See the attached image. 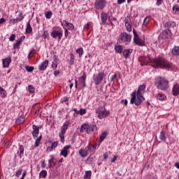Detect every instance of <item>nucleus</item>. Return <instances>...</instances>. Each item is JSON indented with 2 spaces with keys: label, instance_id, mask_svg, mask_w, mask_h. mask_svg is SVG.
I'll return each instance as SVG.
<instances>
[{
  "label": "nucleus",
  "instance_id": "obj_1",
  "mask_svg": "<svg viewBox=\"0 0 179 179\" xmlns=\"http://www.w3.org/2000/svg\"><path fill=\"white\" fill-rule=\"evenodd\" d=\"M153 68L157 69L161 68L162 69H169V71H173L176 72L177 67L176 65L173 64L171 62H169L166 58L163 57H158L155 59L151 60Z\"/></svg>",
  "mask_w": 179,
  "mask_h": 179
},
{
  "label": "nucleus",
  "instance_id": "obj_2",
  "mask_svg": "<svg viewBox=\"0 0 179 179\" xmlns=\"http://www.w3.org/2000/svg\"><path fill=\"white\" fill-rule=\"evenodd\" d=\"M155 84L159 90L166 91L169 89V80L164 77L157 76L155 78Z\"/></svg>",
  "mask_w": 179,
  "mask_h": 179
},
{
  "label": "nucleus",
  "instance_id": "obj_3",
  "mask_svg": "<svg viewBox=\"0 0 179 179\" xmlns=\"http://www.w3.org/2000/svg\"><path fill=\"white\" fill-rule=\"evenodd\" d=\"M131 104H135V106H141L143 101H145V97L142 94H136V90H134L131 94Z\"/></svg>",
  "mask_w": 179,
  "mask_h": 179
},
{
  "label": "nucleus",
  "instance_id": "obj_4",
  "mask_svg": "<svg viewBox=\"0 0 179 179\" xmlns=\"http://www.w3.org/2000/svg\"><path fill=\"white\" fill-rule=\"evenodd\" d=\"M94 131H97L96 124H83L80 129V132H86L87 134H92Z\"/></svg>",
  "mask_w": 179,
  "mask_h": 179
},
{
  "label": "nucleus",
  "instance_id": "obj_5",
  "mask_svg": "<svg viewBox=\"0 0 179 179\" xmlns=\"http://www.w3.org/2000/svg\"><path fill=\"white\" fill-rule=\"evenodd\" d=\"M51 37L55 38V40H58V41H61V39L64 36V31H62V29H56L55 27H54L50 33Z\"/></svg>",
  "mask_w": 179,
  "mask_h": 179
},
{
  "label": "nucleus",
  "instance_id": "obj_6",
  "mask_svg": "<svg viewBox=\"0 0 179 179\" xmlns=\"http://www.w3.org/2000/svg\"><path fill=\"white\" fill-rule=\"evenodd\" d=\"M104 78H106V73L104 71H100L99 73L94 74L93 76V80L94 83L96 86H99L101 82H103Z\"/></svg>",
  "mask_w": 179,
  "mask_h": 179
},
{
  "label": "nucleus",
  "instance_id": "obj_7",
  "mask_svg": "<svg viewBox=\"0 0 179 179\" xmlns=\"http://www.w3.org/2000/svg\"><path fill=\"white\" fill-rule=\"evenodd\" d=\"M96 114H98V118L99 120H103V118H106L110 114V112L106 109L104 106H99L96 110Z\"/></svg>",
  "mask_w": 179,
  "mask_h": 179
},
{
  "label": "nucleus",
  "instance_id": "obj_8",
  "mask_svg": "<svg viewBox=\"0 0 179 179\" xmlns=\"http://www.w3.org/2000/svg\"><path fill=\"white\" fill-rule=\"evenodd\" d=\"M94 6L97 10H103L107 6V0H95Z\"/></svg>",
  "mask_w": 179,
  "mask_h": 179
},
{
  "label": "nucleus",
  "instance_id": "obj_9",
  "mask_svg": "<svg viewBox=\"0 0 179 179\" xmlns=\"http://www.w3.org/2000/svg\"><path fill=\"white\" fill-rule=\"evenodd\" d=\"M62 26L64 27V29H66L65 33L68 31V30H73L75 29V26L71 22H68L66 20H64L63 21H61Z\"/></svg>",
  "mask_w": 179,
  "mask_h": 179
},
{
  "label": "nucleus",
  "instance_id": "obj_10",
  "mask_svg": "<svg viewBox=\"0 0 179 179\" xmlns=\"http://www.w3.org/2000/svg\"><path fill=\"white\" fill-rule=\"evenodd\" d=\"M120 38L122 43H131L132 36L126 32L121 33L120 35Z\"/></svg>",
  "mask_w": 179,
  "mask_h": 179
},
{
  "label": "nucleus",
  "instance_id": "obj_11",
  "mask_svg": "<svg viewBox=\"0 0 179 179\" xmlns=\"http://www.w3.org/2000/svg\"><path fill=\"white\" fill-rule=\"evenodd\" d=\"M133 34H134V43L136 44V45H145V43L142 42V41L139 38L138 36V34H136V31L135 29L133 30Z\"/></svg>",
  "mask_w": 179,
  "mask_h": 179
},
{
  "label": "nucleus",
  "instance_id": "obj_12",
  "mask_svg": "<svg viewBox=\"0 0 179 179\" xmlns=\"http://www.w3.org/2000/svg\"><path fill=\"white\" fill-rule=\"evenodd\" d=\"M12 62V57H8L2 59L3 68H9Z\"/></svg>",
  "mask_w": 179,
  "mask_h": 179
},
{
  "label": "nucleus",
  "instance_id": "obj_13",
  "mask_svg": "<svg viewBox=\"0 0 179 179\" xmlns=\"http://www.w3.org/2000/svg\"><path fill=\"white\" fill-rule=\"evenodd\" d=\"M69 149H71V145L64 146L61 150L60 155L64 156V157H66V156H68V153H69Z\"/></svg>",
  "mask_w": 179,
  "mask_h": 179
},
{
  "label": "nucleus",
  "instance_id": "obj_14",
  "mask_svg": "<svg viewBox=\"0 0 179 179\" xmlns=\"http://www.w3.org/2000/svg\"><path fill=\"white\" fill-rule=\"evenodd\" d=\"M32 136L34 139L36 138H38V134L40 133V127H37L36 125L34 124L32 126Z\"/></svg>",
  "mask_w": 179,
  "mask_h": 179
},
{
  "label": "nucleus",
  "instance_id": "obj_15",
  "mask_svg": "<svg viewBox=\"0 0 179 179\" xmlns=\"http://www.w3.org/2000/svg\"><path fill=\"white\" fill-rule=\"evenodd\" d=\"M48 64H50V62L48 59L44 60L39 66H38V70L40 71H45L47 68H48Z\"/></svg>",
  "mask_w": 179,
  "mask_h": 179
},
{
  "label": "nucleus",
  "instance_id": "obj_16",
  "mask_svg": "<svg viewBox=\"0 0 179 179\" xmlns=\"http://www.w3.org/2000/svg\"><path fill=\"white\" fill-rule=\"evenodd\" d=\"M139 62H141V66H145L149 64V58L141 56L138 58Z\"/></svg>",
  "mask_w": 179,
  "mask_h": 179
},
{
  "label": "nucleus",
  "instance_id": "obj_17",
  "mask_svg": "<svg viewBox=\"0 0 179 179\" xmlns=\"http://www.w3.org/2000/svg\"><path fill=\"white\" fill-rule=\"evenodd\" d=\"M173 96H177L179 94V83H176L173 85L172 88Z\"/></svg>",
  "mask_w": 179,
  "mask_h": 179
},
{
  "label": "nucleus",
  "instance_id": "obj_18",
  "mask_svg": "<svg viewBox=\"0 0 179 179\" xmlns=\"http://www.w3.org/2000/svg\"><path fill=\"white\" fill-rule=\"evenodd\" d=\"M62 160L63 159H57V158H54L52 157L50 160H49V163H50V166L49 167H51L52 164H53L54 166L57 165V164H59V163H62Z\"/></svg>",
  "mask_w": 179,
  "mask_h": 179
},
{
  "label": "nucleus",
  "instance_id": "obj_19",
  "mask_svg": "<svg viewBox=\"0 0 179 179\" xmlns=\"http://www.w3.org/2000/svg\"><path fill=\"white\" fill-rule=\"evenodd\" d=\"M96 146H97L96 145L89 144L87 145V147L85 148L88 155H90V153H93V152H94V150H96Z\"/></svg>",
  "mask_w": 179,
  "mask_h": 179
},
{
  "label": "nucleus",
  "instance_id": "obj_20",
  "mask_svg": "<svg viewBox=\"0 0 179 179\" xmlns=\"http://www.w3.org/2000/svg\"><path fill=\"white\" fill-rule=\"evenodd\" d=\"M86 78H87V75L85 72H84L83 76L80 78V83L82 85L83 89H85V87H86Z\"/></svg>",
  "mask_w": 179,
  "mask_h": 179
},
{
  "label": "nucleus",
  "instance_id": "obj_21",
  "mask_svg": "<svg viewBox=\"0 0 179 179\" xmlns=\"http://www.w3.org/2000/svg\"><path fill=\"white\" fill-rule=\"evenodd\" d=\"M146 89L145 85H141L138 86V90L136 91V94H141V96H143V92Z\"/></svg>",
  "mask_w": 179,
  "mask_h": 179
},
{
  "label": "nucleus",
  "instance_id": "obj_22",
  "mask_svg": "<svg viewBox=\"0 0 179 179\" xmlns=\"http://www.w3.org/2000/svg\"><path fill=\"white\" fill-rule=\"evenodd\" d=\"M124 26L127 31H132V26L131 25V23H129V20L127 18L124 19Z\"/></svg>",
  "mask_w": 179,
  "mask_h": 179
},
{
  "label": "nucleus",
  "instance_id": "obj_23",
  "mask_svg": "<svg viewBox=\"0 0 179 179\" xmlns=\"http://www.w3.org/2000/svg\"><path fill=\"white\" fill-rule=\"evenodd\" d=\"M132 49H124L122 51V55L125 58H129V56L131 55V54H132Z\"/></svg>",
  "mask_w": 179,
  "mask_h": 179
},
{
  "label": "nucleus",
  "instance_id": "obj_24",
  "mask_svg": "<svg viewBox=\"0 0 179 179\" xmlns=\"http://www.w3.org/2000/svg\"><path fill=\"white\" fill-rule=\"evenodd\" d=\"M71 125V122L69 121H66L63 126L61 128V131L64 132L66 134V131L68 130V128Z\"/></svg>",
  "mask_w": 179,
  "mask_h": 179
},
{
  "label": "nucleus",
  "instance_id": "obj_25",
  "mask_svg": "<svg viewBox=\"0 0 179 179\" xmlns=\"http://www.w3.org/2000/svg\"><path fill=\"white\" fill-rule=\"evenodd\" d=\"M108 17V14L107 13L102 12L101 13V20L103 24L107 22V18Z\"/></svg>",
  "mask_w": 179,
  "mask_h": 179
},
{
  "label": "nucleus",
  "instance_id": "obj_26",
  "mask_svg": "<svg viewBox=\"0 0 179 179\" xmlns=\"http://www.w3.org/2000/svg\"><path fill=\"white\" fill-rule=\"evenodd\" d=\"M172 55L175 57H178L179 55V46L175 45L172 49Z\"/></svg>",
  "mask_w": 179,
  "mask_h": 179
},
{
  "label": "nucleus",
  "instance_id": "obj_27",
  "mask_svg": "<svg viewBox=\"0 0 179 179\" xmlns=\"http://www.w3.org/2000/svg\"><path fill=\"white\" fill-rule=\"evenodd\" d=\"M25 32L27 34H31V33H33V28L31 27L30 22H27Z\"/></svg>",
  "mask_w": 179,
  "mask_h": 179
},
{
  "label": "nucleus",
  "instance_id": "obj_28",
  "mask_svg": "<svg viewBox=\"0 0 179 179\" xmlns=\"http://www.w3.org/2000/svg\"><path fill=\"white\" fill-rule=\"evenodd\" d=\"M79 155H80V156H81V157H87V155H89V154H88L86 148L85 149L81 148L79 150Z\"/></svg>",
  "mask_w": 179,
  "mask_h": 179
},
{
  "label": "nucleus",
  "instance_id": "obj_29",
  "mask_svg": "<svg viewBox=\"0 0 179 179\" xmlns=\"http://www.w3.org/2000/svg\"><path fill=\"white\" fill-rule=\"evenodd\" d=\"M122 50H123V48L121 45H115V51L117 54H122Z\"/></svg>",
  "mask_w": 179,
  "mask_h": 179
},
{
  "label": "nucleus",
  "instance_id": "obj_30",
  "mask_svg": "<svg viewBox=\"0 0 179 179\" xmlns=\"http://www.w3.org/2000/svg\"><path fill=\"white\" fill-rule=\"evenodd\" d=\"M159 139L162 141V142H166L167 138L166 137V134L164 131H160Z\"/></svg>",
  "mask_w": 179,
  "mask_h": 179
},
{
  "label": "nucleus",
  "instance_id": "obj_31",
  "mask_svg": "<svg viewBox=\"0 0 179 179\" xmlns=\"http://www.w3.org/2000/svg\"><path fill=\"white\" fill-rule=\"evenodd\" d=\"M0 95L3 99H5L8 96V93L6 92V90H5L2 87L0 86Z\"/></svg>",
  "mask_w": 179,
  "mask_h": 179
},
{
  "label": "nucleus",
  "instance_id": "obj_32",
  "mask_svg": "<svg viewBox=\"0 0 179 179\" xmlns=\"http://www.w3.org/2000/svg\"><path fill=\"white\" fill-rule=\"evenodd\" d=\"M65 134L66 133L64 131H60L59 133V138H60L62 143H64V142H65Z\"/></svg>",
  "mask_w": 179,
  "mask_h": 179
},
{
  "label": "nucleus",
  "instance_id": "obj_33",
  "mask_svg": "<svg viewBox=\"0 0 179 179\" xmlns=\"http://www.w3.org/2000/svg\"><path fill=\"white\" fill-rule=\"evenodd\" d=\"M107 135H108V133L107 131H103L101 135L99 138V141L103 142L106 138H107Z\"/></svg>",
  "mask_w": 179,
  "mask_h": 179
},
{
  "label": "nucleus",
  "instance_id": "obj_34",
  "mask_svg": "<svg viewBox=\"0 0 179 179\" xmlns=\"http://www.w3.org/2000/svg\"><path fill=\"white\" fill-rule=\"evenodd\" d=\"M36 138V139L35 141L34 146L35 148H38V146H40V142L41 141V136Z\"/></svg>",
  "mask_w": 179,
  "mask_h": 179
},
{
  "label": "nucleus",
  "instance_id": "obj_35",
  "mask_svg": "<svg viewBox=\"0 0 179 179\" xmlns=\"http://www.w3.org/2000/svg\"><path fill=\"white\" fill-rule=\"evenodd\" d=\"M75 64V55L73 53L70 54L69 65H73Z\"/></svg>",
  "mask_w": 179,
  "mask_h": 179
},
{
  "label": "nucleus",
  "instance_id": "obj_36",
  "mask_svg": "<svg viewBox=\"0 0 179 179\" xmlns=\"http://www.w3.org/2000/svg\"><path fill=\"white\" fill-rule=\"evenodd\" d=\"M92 177V171H85V174L84 176V179H90Z\"/></svg>",
  "mask_w": 179,
  "mask_h": 179
},
{
  "label": "nucleus",
  "instance_id": "obj_37",
  "mask_svg": "<svg viewBox=\"0 0 179 179\" xmlns=\"http://www.w3.org/2000/svg\"><path fill=\"white\" fill-rule=\"evenodd\" d=\"M25 121L24 119V116H20L19 117H17V119L16 120V122L17 124H23V122Z\"/></svg>",
  "mask_w": 179,
  "mask_h": 179
},
{
  "label": "nucleus",
  "instance_id": "obj_38",
  "mask_svg": "<svg viewBox=\"0 0 179 179\" xmlns=\"http://www.w3.org/2000/svg\"><path fill=\"white\" fill-rule=\"evenodd\" d=\"M28 92L29 94H33V93L36 92V89H34V87L33 85H30L28 86Z\"/></svg>",
  "mask_w": 179,
  "mask_h": 179
},
{
  "label": "nucleus",
  "instance_id": "obj_39",
  "mask_svg": "<svg viewBox=\"0 0 179 179\" xmlns=\"http://www.w3.org/2000/svg\"><path fill=\"white\" fill-rule=\"evenodd\" d=\"M39 177L40 178H45L47 177V171L43 170L42 171H41L39 173Z\"/></svg>",
  "mask_w": 179,
  "mask_h": 179
},
{
  "label": "nucleus",
  "instance_id": "obj_40",
  "mask_svg": "<svg viewBox=\"0 0 179 179\" xmlns=\"http://www.w3.org/2000/svg\"><path fill=\"white\" fill-rule=\"evenodd\" d=\"M24 19V15H23V13L22 11L19 12L18 17H17V20H18L19 22H22Z\"/></svg>",
  "mask_w": 179,
  "mask_h": 179
},
{
  "label": "nucleus",
  "instance_id": "obj_41",
  "mask_svg": "<svg viewBox=\"0 0 179 179\" xmlns=\"http://www.w3.org/2000/svg\"><path fill=\"white\" fill-rule=\"evenodd\" d=\"M45 17L47 19H51V17H52V11L45 12Z\"/></svg>",
  "mask_w": 179,
  "mask_h": 179
},
{
  "label": "nucleus",
  "instance_id": "obj_42",
  "mask_svg": "<svg viewBox=\"0 0 179 179\" xmlns=\"http://www.w3.org/2000/svg\"><path fill=\"white\" fill-rule=\"evenodd\" d=\"M83 48H80L76 50V52L78 54L80 58L83 55Z\"/></svg>",
  "mask_w": 179,
  "mask_h": 179
},
{
  "label": "nucleus",
  "instance_id": "obj_43",
  "mask_svg": "<svg viewBox=\"0 0 179 179\" xmlns=\"http://www.w3.org/2000/svg\"><path fill=\"white\" fill-rule=\"evenodd\" d=\"M51 66H52V69H53V71H56L57 68H58V62L53 61L52 62Z\"/></svg>",
  "mask_w": 179,
  "mask_h": 179
},
{
  "label": "nucleus",
  "instance_id": "obj_44",
  "mask_svg": "<svg viewBox=\"0 0 179 179\" xmlns=\"http://www.w3.org/2000/svg\"><path fill=\"white\" fill-rule=\"evenodd\" d=\"M173 13H177L178 12H179V6L178 4H175L173 6Z\"/></svg>",
  "mask_w": 179,
  "mask_h": 179
},
{
  "label": "nucleus",
  "instance_id": "obj_45",
  "mask_svg": "<svg viewBox=\"0 0 179 179\" xmlns=\"http://www.w3.org/2000/svg\"><path fill=\"white\" fill-rule=\"evenodd\" d=\"M25 69L27 72H33L34 67L31 66H25Z\"/></svg>",
  "mask_w": 179,
  "mask_h": 179
},
{
  "label": "nucleus",
  "instance_id": "obj_46",
  "mask_svg": "<svg viewBox=\"0 0 179 179\" xmlns=\"http://www.w3.org/2000/svg\"><path fill=\"white\" fill-rule=\"evenodd\" d=\"M150 20V17H145L143 23V26H147L148 23H149Z\"/></svg>",
  "mask_w": 179,
  "mask_h": 179
},
{
  "label": "nucleus",
  "instance_id": "obj_47",
  "mask_svg": "<svg viewBox=\"0 0 179 179\" xmlns=\"http://www.w3.org/2000/svg\"><path fill=\"white\" fill-rule=\"evenodd\" d=\"M20 45H22V43L19 41H17L16 43L13 44V48L16 50V48H19Z\"/></svg>",
  "mask_w": 179,
  "mask_h": 179
},
{
  "label": "nucleus",
  "instance_id": "obj_48",
  "mask_svg": "<svg viewBox=\"0 0 179 179\" xmlns=\"http://www.w3.org/2000/svg\"><path fill=\"white\" fill-rule=\"evenodd\" d=\"M85 114H86V109L85 108H80L78 110V115H85Z\"/></svg>",
  "mask_w": 179,
  "mask_h": 179
},
{
  "label": "nucleus",
  "instance_id": "obj_49",
  "mask_svg": "<svg viewBox=\"0 0 179 179\" xmlns=\"http://www.w3.org/2000/svg\"><path fill=\"white\" fill-rule=\"evenodd\" d=\"M20 157H22V156H23V153L24 152V147H23V145H20Z\"/></svg>",
  "mask_w": 179,
  "mask_h": 179
},
{
  "label": "nucleus",
  "instance_id": "obj_50",
  "mask_svg": "<svg viewBox=\"0 0 179 179\" xmlns=\"http://www.w3.org/2000/svg\"><path fill=\"white\" fill-rule=\"evenodd\" d=\"M10 23H12L13 24H16V23H20L17 18L15 19H10Z\"/></svg>",
  "mask_w": 179,
  "mask_h": 179
},
{
  "label": "nucleus",
  "instance_id": "obj_51",
  "mask_svg": "<svg viewBox=\"0 0 179 179\" xmlns=\"http://www.w3.org/2000/svg\"><path fill=\"white\" fill-rule=\"evenodd\" d=\"M22 169H18L15 173V177H17V178L20 177V175L22 174Z\"/></svg>",
  "mask_w": 179,
  "mask_h": 179
},
{
  "label": "nucleus",
  "instance_id": "obj_52",
  "mask_svg": "<svg viewBox=\"0 0 179 179\" xmlns=\"http://www.w3.org/2000/svg\"><path fill=\"white\" fill-rule=\"evenodd\" d=\"M15 38H16V34H13L10 35L9 40L10 41H15Z\"/></svg>",
  "mask_w": 179,
  "mask_h": 179
},
{
  "label": "nucleus",
  "instance_id": "obj_53",
  "mask_svg": "<svg viewBox=\"0 0 179 179\" xmlns=\"http://www.w3.org/2000/svg\"><path fill=\"white\" fill-rule=\"evenodd\" d=\"M157 98L158 100H164V96L163 94H157Z\"/></svg>",
  "mask_w": 179,
  "mask_h": 179
},
{
  "label": "nucleus",
  "instance_id": "obj_54",
  "mask_svg": "<svg viewBox=\"0 0 179 179\" xmlns=\"http://www.w3.org/2000/svg\"><path fill=\"white\" fill-rule=\"evenodd\" d=\"M92 162H93V157L87 158V160H86L87 164H92Z\"/></svg>",
  "mask_w": 179,
  "mask_h": 179
},
{
  "label": "nucleus",
  "instance_id": "obj_55",
  "mask_svg": "<svg viewBox=\"0 0 179 179\" xmlns=\"http://www.w3.org/2000/svg\"><path fill=\"white\" fill-rule=\"evenodd\" d=\"M51 146L52 147L53 149H55V148L58 146V142L54 141L53 143H52Z\"/></svg>",
  "mask_w": 179,
  "mask_h": 179
},
{
  "label": "nucleus",
  "instance_id": "obj_56",
  "mask_svg": "<svg viewBox=\"0 0 179 179\" xmlns=\"http://www.w3.org/2000/svg\"><path fill=\"white\" fill-rule=\"evenodd\" d=\"M42 36H43V38L45 40L47 38V37H48V32L47 31H45Z\"/></svg>",
  "mask_w": 179,
  "mask_h": 179
},
{
  "label": "nucleus",
  "instance_id": "obj_57",
  "mask_svg": "<svg viewBox=\"0 0 179 179\" xmlns=\"http://www.w3.org/2000/svg\"><path fill=\"white\" fill-rule=\"evenodd\" d=\"M46 166H47V164H45V160L42 161L41 162V167H42V169H45Z\"/></svg>",
  "mask_w": 179,
  "mask_h": 179
},
{
  "label": "nucleus",
  "instance_id": "obj_58",
  "mask_svg": "<svg viewBox=\"0 0 179 179\" xmlns=\"http://www.w3.org/2000/svg\"><path fill=\"white\" fill-rule=\"evenodd\" d=\"M53 58H54L53 61H55L56 62H58V61H59V59L58 58V55H54Z\"/></svg>",
  "mask_w": 179,
  "mask_h": 179
},
{
  "label": "nucleus",
  "instance_id": "obj_59",
  "mask_svg": "<svg viewBox=\"0 0 179 179\" xmlns=\"http://www.w3.org/2000/svg\"><path fill=\"white\" fill-rule=\"evenodd\" d=\"M162 2H163V0H157V2H156L157 6H160L162 5Z\"/></svg>",
  "mask_w": 179,
  "mask_h": 179
},
{
  "label": "nucleus",
  "instance_id": "obj_60",
  "mask_svg": "<svg viewBox=\"0 0 179 179\" xmlns=\"http://www.w3.org/2000/svg\"><path fill=\"white\" fill-rule=\"evenodd\" d=\"M115 79H117V74H114L110 78V82H113Z\"/></svg>",
  "mask_w": 179,
  "mask_h": 179
},
{
  "label": "nucleus",
  "instance_id": "obj_61",
  "mask_svg": "<svg viewBox=\"0 0 179 179\" xmlns=\"http://www.w3.org/2000/svg\"><path fill=\"white\" fill-rule=\"evenodd\" d=\"M89 29H90V24H86L84 28V30H86V31H87V30H89Z\"/></svg>",
  "mask_w": 179,
  "mask_h": 179
},
{
  "label": "nucleus",
  "instance_id": "obj_62",
  "mask_svg": "<svg viewBox=\"0 0 179 179\" xmlns=\"http://www.w3.org/2000/svg\"><path fill=\"white\" fill-rule=\"evenodd\" d=\"M34 52H36V49L31 50V51L29 52V57H30V55H33V54H34Z\"/></svg>",
  "mask_w": 179,
  "mask_h": 179
},
{
  "label": "nucleus",
  "instance_id": "obj_63",
  "mask_svg": "<svg viewBox=\"0 0 179 179\" xmlns=\"http://www.w3.org/2000/svg\"><path fill=\"white\" fill-rule=\"evenodd\" d=\"M24 38H26V36H22L20 37V38L18 41H20V43L22 44V42L24 40Z\"/></svg>",
  "mask_w": 179,
  "mask_h": 179
},
{
  "label": "nucleus",
  "instance_id": "obj_64",
  "mask_svg": "<svg viewBox=\"0 0 179 179\" xmlns=\"http://www.w3.org/2000/svg\"><path fill=\"white\" fill-rule=\"evenodd\" d=\"M53 73L55 76H58V75H59V71L55 70Z\"/></svg>",
  "mask_w": 179,
  "mask_h": 179
}]
</instances>
